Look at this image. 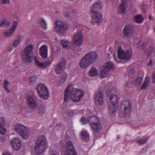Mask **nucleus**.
Segmentation results:
<instances>
[{"instance_id":"13","label":"nucleus","mask_w":155,"mask_h":155,"mask_svg":"<svg viewBox=\"0 0 155 155\" xmlns=\"http://www.w3.org/2000/svg\"><path fill=\"white\" fill-rule=\"evenodd\" d=\"M114 69V65L111 62H109L106 63L101 70V77H106L109 71H113Z\"/></svg>"},{"instance_id":"4","label":"nucleus","mask_w":155,"mask_h":155,"mask_svg":"<svg viewBox=\"0 0 155 155\" xmlns=\"http://www.w3.org/2000/svg\"><path fill=\"white\" fill-rule=\"evenodd\" d=\"M47 144L45 137L41 136L38 137L35 144V150L38 154L42 153L46 148Z\"/></svg>"},{"instance_id":"57","label":"nucleus","mask_w":155,"mask_h":155,"mask_svg":"<svg viewBox=\"0 0 155 155\" xmlns=\"http://www.w3.org/2000/svg\"><path fill=\"white\" fill-rule=\"evenodd\" d=\"M154 93L155 94V90L153 91Z\"/></svg>"},{"instance_id":"46","label":"nucleus","mask_w":155,"mask_h":155,"mask_svg":"<svg viewBox=\"0 0 155 155\" xmlns=\"http://www.w3.org/2000/svg\"><path fill=\"white\" fill-rule=\"evenodd\" d=\"M91 114V112L90 110H88L87 111L86 115L88 117H91L92 115Z\"/></svg>"},{"instance_id":"12","label":"nucleus","mask_w":155,"mask_h":155,"mask_svg":"<svg viewBox=\"0 0 155 155\" xmlns=\"http://www.w3.org/2000/svg\"><path fill=\"white\" fill-rule=\"evenodd\" d=\"M121 46L119 47L117 51L119 58L127 61L130 59L131 58L132 55V51H129L128 50L124 51L121 49Z\"/></svg>"},{"instance_id":"30","label":"nucleus","mask_w":155,"mask_h":155,"mask_svg":"<svg viewBox=\"0 0 155 155\" xmlns=\"http://www.w3.org/2000/svg\"><path fill=\"white\" fill-rule=\"evenodd\" d=\"M38 24L43 29L45 30L47 28V24L45 20L43 19H40L38 20Z\"/></svg>"},{"instance_id":"25","label":"nucleus","mask_w":155,"mask_h":155,"mask_svg":"<svg viewBox=\"0 0 155 155\" xmlns=\"http://www.w3.org/2000/svg\"><path fill=\"white\" fill-rule=\"evenodd\" d=\"M34 58L36 65L40 68H45L48 65L50 64L51 63V61L49 60L46 62L42 63L39 61L36 57H35Z\"/></svg>"},{"instance_id":"56","label":"nucleus","mask_w":155,"mask_h":155,"mask_svg":"<svg viewBox=\"0 0 155 155\" xmlns=\"http://www.w3.org/2000/svg\"><path fill=\"white\" fill-rule=\"evenodd\" d=\"M12 48L11 49H8V51H11V50H12Z\"/></svg>"},{"instance_id":"29","label":"nucleus","mask_w":155,"mask_h":155,"mask_svg":"<svg viewBox=\"0 0 155 155\" xmlns=\"http://www.w3.org/2000/svg\"><path fill=\"white\" fill-rule=\"evenodd\" d=\"M81 137L83 141H87L89 140V136L87 133L84 131H83L81 132Z\"/></svg>"},{"instance_id":"31","label":"nucleus","mask_w":155,"mask_h":155,"mask_svg":"<svg viewBox=\"0 0 155 155\" xmlns=\"http://www.w3.org/2000/svg\"><path fill=\"white\" fill-rule=\"evenodd\" d=\"M134 21L137 23H141L143 20V18L142 16L140 14H138L136 15L134 18Z\"/></svg>"},{"instance_id":"9","label":"nucleus","mask_w":155,"mask_h":155,"mask_svg":"<svg viewBox=\"0 0 155 155\" xmlns=\"http://www.w3.org/2000/svg\"><path fill=\"white\" fill-rule=\"evenodd\" d=\"M68 29L67 25L59 21H56L55 23L54 31L59 34L64 35L65 31Z\"/></svg>"},{"instance_id":"32","label":"nucleus","mask_w":155,"mask_h":155,"mask_svg":"<svg viewBox=\"0 0 155 155\" xmlns=\"http://www.w3.org/2000/svg\"><path fill=\"white\" fill-rule=\"evenodd\" d=\"M21 38V35H18L16 39L13 42L12 44V46L14 48L16 47L20 42Z\"/></svg>"},{"instance_id":"16","label":"nucleus","mask_w":155,"mask_h":155,"mask_svg":"<svg viewBox=\"0 0 155 155\" xmlns=\"http://www.w3.org/2000/svg\"><path fill=\"white\" fill-rule=\"evenodd\" d=\"M27 101L28 106L31 108H34L37 105V98L34 95L28 96Z\"/></svg>"},{"instance_id":"22","label":"nucleus","mask_w":155,"mask_h":155,"mask_svg":"<svg viewBox=\"0 0 155 155\" xmlns=\"http://www.w3.org/2000/svg\"><path fill=\"white\" fill-rule=\"evenodd\" d=\"M48 47L47 45H43L39 49V53L41 56L44 59H46L48 56Z\"/></svg>"},{"instance_id":"36","label":"nucleus","mask_w":155,"mask_h":155,"mask_svg":"<svg viewBox=\"0 0 155 155\" xmlns=\"http://www.w3.org/2000/svg\"><path fill=\"white\" fill-rule=\"evenodd\" d=\"M148 139V137L146 138H140L137 140V142L138 144L140 145L144 144L147 143Z\"/></svg>"},{"instance_id":"2","label":"nucleus","mask_w":155,"mask_h":155,"mask_svg":"<svg viewBox=\"0 0 155 155\" xmlns=\"http://www.w3.org/2000/svg\"><path fill=\"white\" fill-rule=\"evenodd\" d=\"M98 58L97 53L90 51L85 54L79 62V65L82 68L88 67L94 62Z\"/></svg>"},{"instance_id":"37","label":"nucleus","mask_w":155,"mask_h":155,"mask_svg":"<svg viewBox=\"0 0 155 155\" xmlns=\"http://www.w3.org/2000/svg\"><path fill=\"white\" fill-rule=\"evenodd\" d=\"M142 81V78L140 77H138L132 81V83L135 85H138L141 83Z\"/></svg>"},{"instance_id":"39","label":"nucleus","mask_w":155,"mask_h":155,"mask_svg":"<svg viewBox=\"0 0 155 155\" xmlns=\"http://www.w3.org/2000/svg\"><path fill=\"white\" fill-rule=\"evenodd\" d=\"M149 81V78L148 77H146L141 87V89H146L148 86Z\"/></svg>"},{"instance_id":"38","label":"nucleus","mask_w":155,"mask_h":155,"mask_svg":"<svg viewBox=\"0 0 155 155\" xmlns=\"http://www.w3.org/2000/svg\"><path fill=\"white\" fill-rule=\"evenodd\" d=\"M67 76V74L65 73H63L61 75V78L60 80L59 83L60 84H63L66 81Z\"/></svg>"},{"instance_id":"42","label":"nucleus","mask_w":155,"mask_h":155,"mask_svg":"<svg viewBox=\"0 0 155 155\" xmlns=\"http://www.w3.org/2000/svg\"><path fill=\"white\" fill-rule=\"evenodd\" d=\"M80 121L82 124H84L87 123H89V118L87 119L85 117H83L81 118Z\"/></svg>"},{"instance_id":"8","label":"nucleus","mask_w":155,"mask_h":155,"mask_svg":"<svg viewBox=\"0 0 155 155\" xmlns=\"http://www.w3.org/2000/svg\"><path fill=\"white\" fill-rule=\"evenodd\" d=\"M39 96L44 100L47 99L49 97V93L47 87L42 83L39 84L36 88Z\"/></svg>"},{"instance_id":"53","label":"nucleus","mask_w":155,"mask_h":155,"mask_svg":"<svg viewBox=\"0 0 155 155\" xmlns=\"http://www.w3.org/2000/svg\"><path fill=\"white\" fill-rule=\"evenodd\" d=\"M50 155H59L57 153H52Z\"/></svg>"},{"instance_id":"49","label":"nucleus","mask_w":155,"mask_h":155,"mask_svg":"<svg viewBox=\"0 0 155 155\" xmlns=\"http://www.w3.org/2000/svg\"><path fill=\"white\" fill-rule=\"evenodd\" d=\"M146 46V43H143L142 45L141 48L143 49H145V47Z\"/></svg>"},{"instance_id":"11","label":"nucleus","mask_w":155,"mask_h":155,"mask_svg":"<svg viewBox=\"0 0 155 155\" xmlns=\"http://www.w3.org/2000/svg\"><path fill=\"white\" fill-rule=\"evenodd\" d=\"M84 40V35L81 31H77L72 37V42L74 45H81Z\"/></svg>"},{"instance_id":"15","label":"nucleus","mask_w":155,"mask_h":155,"mask_svg":"<svg viewBox=\"0 0 155 155\" xmlns=\"http://www.w3.org/2000/svg\"><path fill=\"white\" fill-rule=\"evenodd\" d=\"M10 143L13 149L15 151L18 150L21 147V143L19 138L18 137L12 138Z\"/></svg>"},{"instance_id":"21","label":"nucleus","mask_w":155,"mask_h":155,"mask_svg":"<svg viewBox=\"0 0 155 155\" xmlns=\"http://www.w3.org/2000/svg\"><path fill=\"white\" fill-rule=\"evenodd\" d=\"M66 146L68 151V155H77L71 142L68 141L66 143Z\"/></svg>"},{"instance_id":"14","label":"nucleus","mask_w":155,"mask_h":155,"mask_svg":"<svg viewBox=\"0 0 155 155\" xmlns=\"http://www.w3.org/2000/svg\"><path fill=\"white\" fill-rule=\"evenodd\" d=\"M92 19L91 22L93 25L96 23L98 25L99 24L101 23L102 16L101 14L99 12L92 13Z\"/></svg>"},{"instance_id":"55","label":"nucleus","mask_w":155,"mask_h":155,"mask_svg":"<svg viewBox=\"0 0 155 155\" xmlns=\"http://www.w3.org/2000/svg\"><path fill=\"white\" fill-rule=\"evenodd\" d=\"M117 138H118V139H120V137H119V136H117Z\"/></svg>"},{"instance_id":"17","label":"nucleus","mask_w":155,"mask_h":155,"mask_svg":"<svg viewBox=\"0 0 155 155\" xmlns=\"http://www.w3.org/2000/svg\"><path fill=\"white\" fill-rule=\"evenodd\" d=\"M104 95L100 91H98L95 93L94 96V101L96 104L102 105L104 103L103 98Z\"/></svg>"},{"instance_id":"34","label":"nucleus","mask_w":155,"mask_h":155,"mask_svg":"<svg viewBox=\"0 0 155 155\" xmlns=\"http://www.w3.org/2000/svg\"><path fill=\"white\" fill-rule=\"evenodd\" d=\"M36 77L35 76H31L28 79V83L30 85H33L36 82Z\"/></svg>"},{"instance_id":"52","label":"nucleus","mask_w":155,"mask_h":155,"mask_svg":"<svg viewBox=\"0 0 155 155\" xmlns=\"http://www.w3.org/2000/svg\"><path fill=\"white\" fill-rule=\"evenodd\" d=\"M149 19H150V20H153V18H152V16H151V15H150L149 16Z\"/></svg>"},{"instance_id":"1","label":"nucleus","mask_w":155,"mask_h":155,"mask_svg":"<svg viewBox=\"0 0 155 155\" xmlns=\"http://www.w3.org/2000/svg\"><path fill=\"white\" fill-rule=\"evenodd\" d=\"M83 94L84 92L82 90L75 89L69 86L65 90L64 101L67 102L70 98L74 102H78L83 97Z\"/></svg>"},{"instance_id":"40","label":"nucleus","mask_w":155,"mask_h":155,"mask_svg":"<svg viewBox=\"0 0 155 155\" xmlns=\"http://www.w3.org/2000/svg\"><path fill=\"white\" fill-rule=\"evenodd\" d=\"M10 3V0H0V4L2 6H4L6 5H8Z\"/></svg>"},{"instance_id":"27","label":"nucleus","mask_w":155,"mask_h":155,"mask_svg":"<svg viewBox=\"0 0 155 155\" xmlns=\"http://www.w3.org/2000/svg\"><path fill=\"white\" fill-rule=\"evenodd\" d=\"M1 119L2 121H0V134L4 135L6 133V130L3 125L5 123L4 118L2 117Z\"/></svg>"},{"instance_id":"26","label":"nucleus","mask_w":155,"mask_h":155,"mask_svg":"<svg viewBox=\"0 0 155 155\" xmlns=\"http://www.w3.org/2000/svg\"><path fill=\"white\" fill-rule=\"evenodd\" d=\"M128 0H122L121 3L118 8L119 12L120 14L124 13L127 8L126 3Z\"/></svg>"},{"instance_id":"28","label":"nucleus","mask_w":155,"mask_h":155,"mask_svg":"<svg viewBox=\"0 0 155 155\" xmlns=\"http://www.w3.org/2000/svg\"><path fill=\"white\" fill-rule=\"evenodd\" d=\"M11 23L7 19H0V27L3 28H7L8 27Z\"/></svg>"},{"instance_id":"19","label":"nucleus","mask_w":155,"mask_h":155,"mask_svg":"<svg viewBox=\"0 0 155 155\" xmlns=\"http://www.w3.org/2000/svg\"><path fill=\"white\" fill-rule=\"evenodd\" d=\"M66 68L65 61L58 63L55 66V70L57 74H60Z\"/></svg>"},{"instance_id":"51","label":"nucleus","mask_w":155,"mask_h":155,"mask_svg":"<svg viewBox=\"0 0 155 155\" xmlns=\"http://www.w3.org/2000/svg\"><path fill=\"white\" fill-rule=\"evenodd\" d=\"M152 61L151 60V59L150 60V63L149 64H147V66H150L152 65Z\"/></svg>"},{"instance_id":"35","label":"nucleus","mask_w":155,"mask_h":155,"mask_svg":"<svg viewBox=\"0 0 155 155\" xmlns=\"http://www.w3.org/2000/svg\"><path fill=\"white\" fill-rule=\"evenodd\" d=\"M45 107L43 104L40 105L38 109V114L40 116H42L45 114Z\"/></svg>"},{"instance_id":"20","label":"nucleus","mask_w":155,"mask_h":155,"mask_svg":"<svg viewBox=\"0 0 155 155\" xmlns=\"http://www.w3.org/2000/svg\"><path fill=\"white\" fill-rule=\"evenodd\" d=\"M17 22L15 21L13 24L11 28L4 32V36L5 37H10L14 34L17 28Z\"/></svg>"},{"instance_id":"47","label":"nucleus","mask_w":155,"mask_h":155,"mask_svg":"<svg viewBox=\"0 0 155 155\" xmlns=\"http://www.w3.org/2000/svg\"><path fill=\"white\" fill-rule=\"evenodd\" d=\"M152 79H153V83L155 84V71L153 74Z\"/></svg>"},{"instance_id":"45","label":"nucleus","mask_w":155,"mask_h":155,"mask_svg":"<svg viewBox=\"0 0 155 155\" xmlns=\"http://www.w3.org/2000/svg\"><path fill=\"white\" fill-rule=\"evenodd\" d=\"M153 48L152 46H150L146 51V53L148 55H149L153 51Z\"/></svg>"},{"instance_id":"33","label":"nucleus","mask_w":155,"mask_h":155,"mask_svg":"<svg viewBox=\"0 0 155 155\" xmlns=\"http://www.w3.org/2000/svg\"><path fill=\"white\" fill-rule=\"evenodd\" d=\"M88 74L90 76L94 77L97 75V71L95 68H92L89 71Z\"/></svg>"},{"instance_id":"6","label":"nucleus","mask_w":155,"mask_h":155,"mask_svg":"<svg viewBox=\"0 0 155 155\" xmlns=\"http://www.w3.org/2000/svg\"><path fill=\"white\" fill-rule=\"evenodd\" d=\"M15 130L22 138L27 139L29 136V130L23 124L17 123L15 125Z\"/></svg>"},{"instance_id":"18","label":"nucleus","mask_w":155,"mask_h":155,"mask_svg":"<svg viewBox=\"0 0 155 155\" xmlns=\"http://www.w3.org/2000/svg\"><path fill=\"white\" fill-rule=\"evenodd\" d=\"M123 32L124 35L127 38L132 36L133 32V27L130 25H125Z\"/></svg>"},{"instance_id":"41","label":"nucleus","mask_w":155,"mask_h":155,"mask_svg":"<svg viewBox=\"0 0 155 155\" xmlns=\"http://www.w3.org/2000/svg\"><path fill=\"white\" fill-rule=\"evenodd\" d=\"M9 84V82L6 80H4V83L3 84V87L6 91H7L8 93L10 92V91L8 89V85Z\"/></svg>"},{"instance_id":"5","label":"nucleus","mask_w":155,"mask_h":155,"mask_svg":"<svg viewBox=\"0 0 155 155\" xmlns=\"http://www.w3.org/2000/svg\"><path fill=\"white\" fill-rule=\"evenodd\" d=\"M34 48L33 45L29 44L27 45L24 52H22L21 56L23 61L29 62L32 61V50Z\"/></svg>"},{"instance_id":"50","label":"nucleus","mask_w":155,"mask_h":155,"mask_svg":"<svg viewBox=\"0 0 155 155\" xmlns=\"http://www.w3.org/2000/svg\"><path fill=\"white\" fill-rule=\"evenodd\" d=\"M2 155H12L9 152H6L3 153Z\"/></svg>"},{"instance_id":"48","label":"nucleus","mask_w":155,"mask_h":155,"mask_svg":"<svg viewBox=\"0 0 155 155\" xmlns=\"http://www.w3.org/2000/svg\"><path fill=\"white\" fill-rule=\"evenodd\" d=\"M0 140L2 142H4L5 141V137H0Z\"/></svg>"},{"instance_id":"44","label":"nucleus","mask_w":155,"mask_h":155,"mask_svg":"<svg viewBox=\"0 0 155 155\" xmlns=\"http://www.w3.org/2000/svg\"><path fill=\"white\" fill-rule=\"evenodd\" d=\"M127 68L129 75L130 76L133 75L134 74L135 71L134 68L130 67H128Z\"/></svg>"},{"instance_id":"7","label":"nucleus","mask_w":155,"mask_h":155,"mask_svg":"<svg viewBox=\"0 0 155 155\" xmlns=\"http://www.w3.org/2000/svg\"><path fill=\"white\" fill-rule=\"evenodd\" d=\"M99 118L94 115H91L89 117V124L93 130V133H97L100 131L101 126Z\"/></svg>"},{"instance_id":"24","label":"nucleus","mask_w":155,"mask_h":155,"mask_svg":"<svg viewBox=\"0 0 155 155\" xmlns=\"http://www.w3.org/2000/svg\"><path fill=\"white\" fill-rule=\"evenodd\" d=\"M102 8L101 2L98 1L93 4L91 9V13L98 12Z\"/></svg>"},{"instance_id":"23","label":"nucleus","mask_w":155,"mask_h":155,"mask_svg":"<svg viewBox=\"0 0 155 155\" xmlns=\"http://www.w3.org/2000/svg\"><path fill=\"white\" fill-rule=\"evenodd\" d=\"M66 17H73L76 14V11L71 8H65L63 11Z\"/></svg>"},{"instance_id":"54","label":"nucleus","mask_w":155,"mask_h":155,"mask_svg":"<svg viewBox=\"0 0 155 155\" xmlns=\"http://www.w3.org/2000/svg\"><path fill=\"white\" fill-rule=\"evenodd\" d=\"M144 150V149H143L142 150H141V153H144V152L143 151V150Z\"/></svg>"},{"instance_id":"3","label":"nucleus","mask_w":155,"mask_h":155,"mask_svg":"<svg viewBox=\"0 0 155 155\" xmlns=\"http://www.w3.org/2000/svg\"><path fill=\"white\" fill-rule=\"evenodd\" d=\"M110 92L108 91H106V94L108 96L109 100L108 105V109L110 114L113 115L117 110L118 104V98L117 96L115 94H111L108 96V94Z\"/></svg>"},{"instance_id":"10","label":"nucleus","mask_w":155,"mask_h":155,"mask_svg":"<svg viewBox=\"0 0 155 155\" xmlns=\"http://www.w3.org/2000/svg\"><path fill=\"white\" fill-rule=\"evenodd\" d=\"M121 108L123 109L122 112L123 116L124 117H129L131 110V105L130 101L128 100L123 101L121 104Z\"/></svg>"},{"instance_id":"43","label":"nucleus","mask_w":155,"mask_h":155,"mask_svg":"<svg viewBox=\"0 0 155 155\" xmlns=\"http://www.w3.org/2000/svg\"><path fill=\"white\" fill-rule=\"evenodd\" d=\"M61 43L63 48H67L68 47V41L62 40L61 41Z\"/></svg>"}]
</instances>
